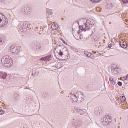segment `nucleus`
Segmentation results:
<instances>
[{
	"instance_id": "nucleus-7",
	"label": "nucleus",
	"mask_w": 128,
	"mask_h": 128,
	"mask_svg": "<svg viewBox=\"0 0 128 128\" xmlns=\"http://www.w3.org/2000/svg\"><path fill=\"white\" fill-rule=\"evenodd\" d=\"M76 110L78 114H80L81 116H84V114H88L86 110H82L78 108H76Z\"/></svg>"
},
{
	"instance_id": "nucleus-21",
	"label": "nucleus",
	"mask_w": 128,
	"mask_h": 128,
	"mask_svg": "<svg viewBox=\"0 0 128 128\" xmlns=\"http://www.w3.org/2000/svg\"><path fill=\"white\" fill-rule=\"evenodd\" d=\"M80 32H77L76 34H74V38H76V40H80Z\"/></svg>"
},
{
	"instance_id": "nucleus-11",
	"label": "nucleus",
	"mask_w": 128,
	"mask_h": 128,
	"mask_svg": "<svg viewBox=\"0 0 128 128\" xmlns=\"http://www.w3.org/2000/svg\"><path fill=\"white\" fill-rule=\"evenodd\" d=\"M84 54L87 56V58H90L94 59V56L92 53H90L88 52H85Z\"/></svg>"
},
{
	"instance_id": "nucleus-40",
	"label": "nucleus",
	"mask_w": 128,
	"mask_h": 128,
	"mask_svg": "<svg viewBox=\"0 0 128 128\" xmlns=\"http://www.w3.org/2000/svg\"><path fill=\"white\" fill-rule=\"evenodd\" d=\"M56 48H54V52H56Z\"/></svg>"
},
{
	"instance_id": "nucleus-6",
	"label": "nucleus",
	"mask_w": 128,
	"mask_h": 128,
	"mask_svg": "<svg viewBox=\"0 0 128 128\" xmlns=\"http://www.w3.org/2000/svg\"><path fill=\"white\" fill-rule=\"evenodd\" d=\"M52 60V55L47 56L46 57L41 58L39 60L40 62H48Z\"/></svg>"
},
{
	"instance_id": "nucleus-44",
	"label": "nucleus",
	"mask_w": 128,
	"mask_h": 128,
	"mask_svg": "<svg viewBox=\"0 0 128 128\" xmlns=\"http://www.w3.org/2000/svg\"><path fill=\"white\" fill-rule=\"evenodd\" d=\"M51 14H52V12H51Z\"/></svg>"
},
{
	"instance_id": "nucleus-38",
	"label": "nucleus",
	"mask_w": 128,
	"mask_h": 128,
	"mask_svg": "<svg viewBox=\"0 0 128 128\" xmlns=\"http://www.w3.org/2000/svg\"><path fill=\"white\" fill-rule=\"evenodd\" d=\"M112 44H110L108 46V48H112Z\"/></svg>"
},
{
	"instance_id": "nucleus-37",
	"label": "nucleus",
	"mask_w": 128,
	"mask_h": 128,
	"mask_svg": "<svg viewBox=\"0 0 128 128\" xmlns=\"http://www.w3.org/2000/svg\"><path fill=\"white\" fill-rule=\"evenodd\" d=\"M61 40H62V42L64 44H66V41H64V39H62V38H61Z\"/></svg>"
},
{
	"instance_id": "nucleus-43",
	"label": "nucleus",
	"mask_w": 128,
	"mask_h": 128,
	"mask_svg": "<svg viewBox=\"0 0 128 128\" xmlns=\"http://www.w3.org/2000/svg\"><path fill=\"white\" fill-rule=\"evenodd\" d=\"M58 46H60H60H58Z\"/></svg>"
},
{
	"instance_id": "nucleus-2",
	"label": "nucleus",
	"mask_w": 128,
	"mask_h": 128,
	"mask_svg": "<svg viewBox=\"0 0 128 128\" xmlns=\"http://www.w3.org/2000/svg\"><path fill=\"white\" fill-rule=\"evenodd\" d=\"M18 28L22 32H28V30H32V27L30 24L27 22H21L19 24L18 26Z\"/></svg>"
},
{
	"instance_id": "nucleus-24",
	"label": "nucleus",
	"mask_w": 128,
	"mask_h": 128,
	"mask_svg": "<svg viewBox=\"0 0 128 128\" xmlns=\"http://www.w3.org/2000/svg\"><path fill=\"white\" fill-rule=\"evenodd\" d=\"M76 94H77L76 96H80L84 95V93L82 92H79Z\"/></svg>"
},
{
	"instance_id": "nucleus-22",
	"label": "nucleus",
	"mask_w": 128,
	"mask_h": 128,
	"mask_svg": "<svg viewBox=\"0 0 128 128\" xmlns=\"http://www.w3.org/2000/svg\"><path fill=\"white\" fill-rule=\"evenodd\" d=\"M14 98H15L16 100H18V99L20 98V94L18 93L15 94Z\"/></svg>"
},
{
	"instance_id": "nucleus-30",
	"label": "nucleus",
	"mask_w": 128,
	"mask_h": 128,
	"mask_svg": "<svg viewBox=\"0 0 128 128\" xmlns=\"http://www.w3.org/2000/svg\"><path fill=\"white\" fill-rule=\"evenodd\" d=\"M109 80H110V82H114V78H112V77H110L109 78Z\"/></svg>"
},
{
	"instance_id": "nucleus-14",
	"label": "nucleus",
	"mask_w": 128,
	"mask_h": 128,
	"mask_svg": "<svg viewBox=\"0 0 128 128\" xmlns=\"http://www.w3.org/2000/svg\"><path fill=\"white\" fill-rule=\"evenodd\" d=\"M25 100L26 102H28V104H32V97H30V96L26 97V98H25Z\"/></svg>"
},
{
	"instance_id": "nucleus-17",
	"label": "nucleus",
	"mask_w": 128,
	"mask_h": 128,
	"mask_svg": "<svg viewBox=\"0 0 128 128\" xmlns=\"http://www.w3.org/2000/svg\"><path fill=\"white\" fill-rule=\"evenodd\" d=\"M28 6H24L22 8L21 12H25V14H28Z\"/></svg>"
},
{
	"instance_id": "nucleus-47",
	"label": "nucleus",
	"mask_w": 128,
	"mask_h": 128,
	"mask_svg": "<svg viewBox=\"0 0 128 128\" xmlns=\"http://www.w3.org/2000/svg\"><path fill=\"white\" fill-rule=\"evenodd\" d=\"M80 30V27H79Z\"/></svg>"
},
{
	"instance_id": "nucleus-41",
	"label": "nucleus",
	"mask_w": 128,
	"mask_h": 128,
	"mask_svg": "<svg viewBox=\"0 0 128 128\" xmlns=\"http://www.w3.org/2000/svg\"><path fill=\"white\" fill-rule=\"evenodd\" d=\"M62 20H64V18H62Z\"/></svg>"
},
{
	"instance_id": "nucleus-10",
	"label": "nucleus",
	"mask_w": 128,
	"mask_h": 128,
	"mask_svg": "<svg viewBox=\"0 0 128 128\" xmlns=\"http://www.w3.org/2000/svg\"><path fill=\"white\" fill-rule=\"evenodd\" d=\"M8 77V74L4 72H0V78L6 80Z\"/></svg>"
},
{
	"instance_id": "nucleus-33",
	"label": "nucleus",
	"mask_w": 128,
	"mask_h": 128,
	"mask_svg": "<svg viewBox=\"0 0 128 128\" xmlns=\"http://www.w3.org/2000/svg\"><path fill=\"white\" fill-rule=\"evenodd\" d=\"M118 102H119V104H122V102H124V101L120 99V98L119 100H118Z\"/></svg>"
},
{
	"instance_id": "nucleus-36",
	"label": "nucleus",
	"mask_w": 128,
	"mask_h": 128,
	"mask_svg": "<svg viewBox=\"0 0 128 128\" xmlns=\"http://www.w3.org/2000/svg\"><path fill=\"white\" fill-rule=\"evenodd\" d=\"M0 114L2 115L4 114V112L2 111V110L0 111Z\"/></svg>"
},
{
	"instance_id": "nucleus-42",
	"label": "nucleus",
	"mask_w": 128,
	"mask_h": 128,
	"mask_svg": "<svg viewBox=\"0 0 128 128\" xmlns=\"http://www.w3.org/2000/svg\"><path fill=\"white\" fill-rule=\"evenodd\" d=\"M2 110V108H0V112Z\"/></svg>"
},
{
	"instance_id": "nucleus-39",
	"label": "nucleus",
	"mask_w": 128,
	"mask_h": 128,
	"mask_svg": "<svg viewBox=\"0 0 128 128\" xmlns=\"http://www.w3.org/2000/svg\"><path fill=\"white\" fill-rule=\"evenodd\" d=\"M114 40H116V42H118V38H114Z\"/></svg>"
},
{
	"instance_id": "nucleus-23",
	"label": "nucleus",
	"mask_w": 128,
	"mask_h": 128,
	"mask_svg": "<svg viewBox=\"0 0 128 128\" xmlns=\"http://www.w3.org/2000/svg\"><path fill=\"white\" fill-rule=\"evenodd\" d=\"M112 72H116V74H118V68H112Z\"/></svg>"
},
{
	"instance_id": "nucleus-3",
	"label": "nucleus",
	"mask_w": 128,
	"mask_h": 128,
	"mask_svg": "<svg viewBox=\"0 0 128 128\" xmlns=\"http://www.w3.org/2000/svg\"><path fill=\"white\" fill-rule=\"evenodd\" d=\"M112 122V116L109 115L104 116V118H102V122L104 126H108V124H110Z\"/></svg>"
},
{
	"instance_id": "nucleus-12",
	"label": "nucleus",
	"mask_w": 128,
	"mask_h": 128,
	"mask_svg": "<svg viewBox=\"0 0 128 128\" xmlns=\"http://www.w3.org/2000/svg\"><path fill=\"white\" fill-rule=\"evenodd\" d=\"M6 42V37L4 36H0V46L4 44Z\"/></svg>"
},
{
	"instance_id": "nucleus-1",
	"label": "nucleus",
	"mask_w": 128,
	"mask_h": 128,
	"mask_svg": "<svg viewBox=\"0 0 128 128\" xmlns=\"http://www.w3.org/2000/svg\"><path fill=\"white\" fill-rule=\"evenodd\" d=\"M2 63L5 68H12L14 62L10 56H5L2 58Z\"/></svg>"
},
{
	"instance_id": "nucleus-16",
	"label": "nucleus",
	"mask_w": 128,
	"mask_h": 128,
	"mask_svg": "<svg viewBox=\"0 0 128 128\" xmlns=\"http://www.w3.org/2000/svg\"><path fill=\"white\" fill-rule=\"evenodd\" d=\"M84 26H85V28H84V26L82 27L83 28V32H86V30H90V29H88V28L90 26V24H88V20H86V22Z\"/></svg>"
},
{
	"instance_id": "nucleus-28",
	"label": "nucleus",
	"mask_w": 128,
	"mask_h": 128,
	"mask_svg": "<svg viewBox=\"0 0 128 128\" xmlns=\"http://www.w3.org/2000/svg\"><path fill=\"white\" fill-rule=\"evenodd\" d=\"M72 50H73L74 52H80V51L78 50V49H76V48H72Z\"/></svg>"
},
{
	"instance_id": "nucleus-5",
	"label": "nucleus",
	"mask_w": 128,
	"mask_h": 128,
	"mask_svg": "<svg viewBox=\"0 0 128 128\" xmlns=\"http://www.w3.org/2000/svg\"><path fill=\"white\" fill-rule=\"evenodd\" d=\"M10 52L14 54H18L20 52V50L16 46H12L10 48Z\"/></svg>"
},
{
	"instance_id": "nucleus-32",
	"label": "nucleus",
	"mask_w": 128,
	"mask_h": 128,
	"mask_svg": "<svg viewBox=\"0 0 128 128\" xmlns=\"http://www.w3.org/2000/svg\"><path fill=\"white\" fill-rule=\"evenodd\" d=\"M59 55L60 56H64V52H62V50H60V52H59Z\"/></svg>"
},
{
	"instance_id": "nucleus-49",
	"label": "nucleus",
	"mask_w": 128,
	"mask_h": 128,
	"mask_svg": "<svg viewBox=\"0 0 128 128\" xmlns=\"http://www.w3.org/2000/svg\"><path fill=\"white\" fill-rule=\"evenodd\" d=\"M32 76H34V74H32Z\"/></svg>"
},
{
	"instance_id": "nucleus-45",
	"label": "nucleus",
	"mask_w": 128,
	"mask_h": 128,
	"mask_svg": "<svg viewBox=\"0 0 128 128\" xmlns=\"http://www.w3.org/2000/svg\"><path fill=\"white\" fill-rule=\"evenodd\" d=\"M78 25H80V22H78Z\"/></svg>"
},
{
	"instance_id": "nucleus-35",
	"label": "nucleus",
	"mask_w": 128,
	"mask_h": 128,
	"mask_svg": "<svg viewBox=\"0 0 128 128\" xmlns=\"http://www.w3.org/2000/svg\"><path fill=\"white\" fill-rule=\"evenodd\" d=\"M8 0H0V2H8Z\"/></svg>"
},
{
	"instance_id": "nucleus-9",
	"label": "nucleus",
	"mask_w": 128,
	"mask_h": 128,
	"mask_svg": "<svg viewBox=\"0 0 128 128\" xmlns=\"http://www.w3.org/2000/svg\"><path fill=\"white\" fill-rule=\"evenodd\" d=\"M120 46H121L122 48H128V46L126 42H124V41H121L120 42Z\"/></svg>"
},
{
	"instance_id": "nucleus-29",
	"label": "nucleus",
	"mask_w": 128,
	"mask_h": 128,
	"mask_svg": "<svg viewBox=\"0 0 128 128\" xmlns=\"http://www.w3.org/2000/svg\"><path fill=\"white\" fill-rule=\"evenodd\" d=\"M123 4H128V0H122Z\"/></svg>"
},
{
	"instance_id": "nucleus-31",
	"label": "nucleus",
	"mask_w": 128,
	"mask_h": 128,
	"mask_svg": "<svg viewBox=\"0 0 128 128\" xmlns=\"http://www.w3.org/2000/svg\"><path fill=\"white\" fill-rule=\"evenodd\" d=\"M118 84L119 86H122V82H118Z\"/></svg>"
},
{
	"instance_id": "nucleus-13",
	"label": "nucleus",
	"mask_w": 128,
	"mask_h": 128,
	"mask_svg": "<svg viewBox=\"0 0 128 128\" xmlns=\"http://www.w3.org/2000/svg\"><path fill=\"white\" fill-rule=\"evenodd\" d=\"M70 98L73 100V102H78V96L76 95L71 96Z\"/></svg>"
},
{
	"instance_id": "nucleus-25",
	"label": "nucleus",
	"mask_w": 128,
	"mask_h": 128,
	"mask_svg": "<svg viewBox=\"0 0 128 128\" xmlns=\"http://www.w3.org/2000/svg\"><path fill=\"white\" fill-rule=\"evenodd\" d=\"M120 98L123 101V102H126V96H121L120 97Z\"/></svg>"
},
{
	"instance_id": "nucleus-48",
	"label": "nucleus",
	"mask_w": 128,
	"mask_h": 128,
	"mask_svg": "<svg viewBox=\"0 0 128 128\" xmlns=\"http://www.w3.org/2000/svg\"><path fill=\"white\" fill-rule=\"evenodd\" d=\"M59 68H60V67H59Z\"/></svg>"
},
{
	"instance_id": "nucleus-26",
	"label": "nucleus",
	"mask_w": 128,
	"mask_h": 128,
	"mask_svg": "<svg viewBox=\"0 0 128 128\" xmlns=\"http://www.w3.org/2000/svg\"><path fill=\"white\" fill-rule=\"evenodd\" d=\"M84 40V35H80L79 40Z\"/></svg>"
},
{
	"instance_id": "nucleus-19",
	"label": "nucleus",
	"mask_w": 128,
	"mask_h": 128,
	"mask_svg": "<svg viewBox=\"0 0 128 128\" xmlns=\"http://www.w3.org/2000/svg\"><path fill=\"white\" fill-rule=\"evenodd\" d=\"M33 45L34 46V50L36 52V50H38V42H34Z\"/></svg>"
},
{
	"instance_id": "nucleus-20",
	"label": "nucleus",
	"mask_w": 128,
	"mask_h": 128,
	"mask_svg": "<svg viewBox=\"0 0 128 128\" xmlns=\"http://www.w3.org/2000/svg\"><path fill=\"white\" fill-rule=\"evenodd\" d=\"M77 98L78 102H84V96L83 94L81 96H77Z\"/></svg>"
},
{
	"instance_id": "nucleus-8",
	"label": "nucleus",
	"mask_w": 128,
	"mask_h": 128,
	"mask_svg": "<svg viewBox=\"0 0 128 128\" xmlns=\"http://www.w3.org/2000/svg\"><path fill=\"white\" fill-rule=\"evenodd\" d=\"M72 124L74 128H78L82 126V122L80 120H79L78 122H74V121H72Z\"/></svg>"
},
{
	"instance_id": "nucleus-46",
	"label": "nucleus",
	"mask_w": 128,
	"mask_h": 128,
	"mask_svg": "<svg viewBox=\"0 0 128 128\" xmlns=\"http://www.w3.org/2000/svg\"><path fill=\"white\" fill-rule=\"evenodd\" d=\"M63 48H64V46H62Z\"/></svg>"
},
{
	"instance_id": "nucleus-18",
	"label": "nucleus",
	"mask_w": 128,
	"mask_h": 128,
	"mask_svg": "<svg viewBox=\"0 0 128 128\" xmlns=\"http://www.w3.org/2000/svg\"><path fill=\"white\" fill-rule=\"evenodd\" d=\"M32 12V8L30 6H28L27 8V14H30Z\"/></svg>"
},
{
	"instance_id": "nucleus-34",
	"label": "nucleus",
	"mask_w": 128,
	"mask_h": 128,
	"mask_svg": "<svg viewBox=\"0 0 128 128\" xmlns=\"http://www.w3.org/2000/svg\"><path fill=\"white\" fill-rule=\"evenodd\" d=\"M124 84H128V79L126 78L125 80H124Z\"/></svg>"
},
{
	"instance_id": "nucleus-15",
	"label": "nucleus",
	"mask_w": 128,
	"mask_h": 128,
	"mask_svg": "<svg viewBox=\"0 0 128 128\" xmlns=\"http://www.w3.org/2000/svg\"><path fill=\"white\" fill-rule=\"evenodd\" d=\"M87 24H89L88 28V30H90L91 28H92V26H94V24L92 22V21L90 20H87Z\"/></svg>"
},
{
	"instance_id": "nucleus-4",
	"label": "nucleus",
	"mask_w": 128,
	"mask_h": 128,
	"mask_svg": "<svg viewBox=\"0 0 128 128\" xmlns=\"http://www.w3.org/2000/svg\"><path fill=\"white\" fill-rule=\"evenodd\" d=\"M2 23V26H4L6 24H8V21L6 18V16H4L0 12V24Z\"/></svg>"
},
{
	"instance_id": "nucleus-27",
	"label": "nucleus",
	"mask_w": 128,
	"mask_h": 128,
	"mask_svg": "<svg viewBox=\"0 0 128 128\" xmlns=\"http://www.w3.org/2000/svg\"><path fill=\"white\" fill-rule=\"evenodd\" d=\"M110 84L112 88L114 87V86H116V82L113 81L112 82H110Z\"/></svg>"
}]
</instances>
